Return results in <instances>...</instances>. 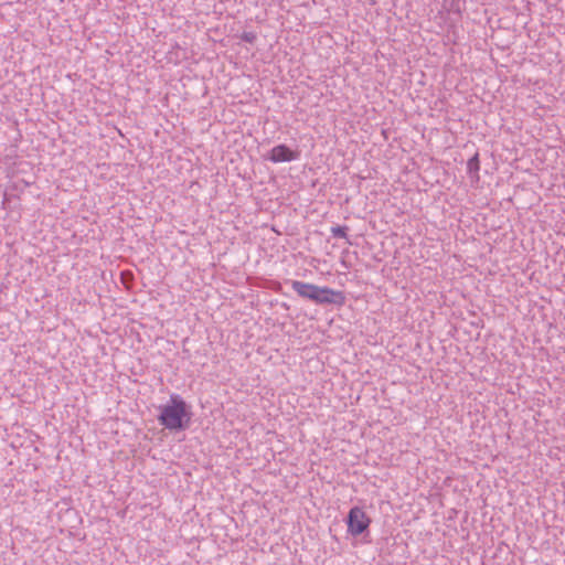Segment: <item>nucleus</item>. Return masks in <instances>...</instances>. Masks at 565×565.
Segmentation results:
<instances>
[{"label": "nucleus", "instance_id": "nucleus-1", "mask_svg": "<svg viewBox=\"0 0 565 565\" xmlns=\"http://www.w3.org/2000/svg\"><path fill=\"white\" fill-rule=\"evenodd\" d=\"M158 420L166 429L171 431L183 430L189 427L192 412L190 405L178 394H171L169 402L159 407Z\"/></svg>", "mask_w": 565, "mask_h": 565}, {"label": "nucleus", "instance_id": "nucleus-2", "mask_svg": "<svg viewBox=\"0 0 565 565\" xmlns=\"http://www.w3.org/2000/svg\"><path fill=\"white\" fill-rule=\"evenodd\" d=\"M292 290L301 298L309 299L319 305L342 303L343 294L329 287H320L310 282L291 280Z\"/></svg>", "mask_w": 565, "mask_h": 565}, {"label": "nucleus", "instance_id": "nucleus-3", "mask_svg": "<svg viewBox=\"0 0 565 565\" xmlns=\"http://www.w3.org/2000/svg\"><path fill=\"white\" fill-rule=\"evenodd\" d=\"M371 524V519L361 507L350 509L347 518L348 533L352 536H359L365 532Z\"/></svg>", "mask_w": 565, "mask_h": 565}, {"label": "nucleus", "instance_id": "nucleus-4", "mask_svg": "<svg viewBox=\"0 0 565 565\" xmlns=\"http://www.w3.org/2000/svg\"><path fill=\"white\" fill-rule=\"evenodd\" d=\"M299 158L300 151L292 150L282 143L275 146L266 156V159L273 163L291 162L298 160Z\"/></svg>", "mask_w": 565, "mask_h": 565}, {"label": "nucleus", "instance_id": "nucleus-5", "mask_svg": "<svg viewBox=\"0 0 565 565\" xmlns=\"http://www.w3.org/2000/svg\"><path fill=\"white\" fill-rule=\"evenodd\" d=\"M480 170L479 154L476 153L467 162V172L471 178L479 179L478 172Z\"/></svg>", "mask_w": 565, "mask_h": 565}, {"label": "nucleus", "instance_id": "nucleus-6", "mask_svg": "<svg viewBox=\"0 0 565 565\" xmlns=\"http://www.w3.org/2000/svg\"><path fill=\"white\" fill-rule=\"evenodd\" d=\"M348 227L347 226H333L331 227V233L334 237L348 238Z\"/></svg>", "mask_w": 565, "mask_h": 565}, {"label": "nucleus", "instance_id": "nucleus-7", "mask_svg": "<svg viewBox=\"0 0 565 565\" xmlns=\"http://www.w3.org/2000/svg\"><path fill=\"white\" fill-rule=\"evenodd\" d=\"M241 39L244 42L254 43L256 41V39H257V35H256L255 32L246 31V32L242 33Z\"/></svg>", "mask_w": 565, "mask_h": 565}]
</instances>
